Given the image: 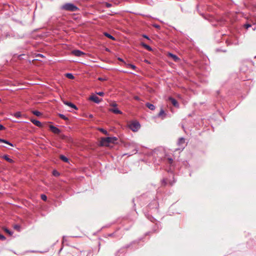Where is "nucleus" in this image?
<instances>
[{"label":"nucleus","instance_id":"0eeeda50","mask_svg":"<svg viewBox=\"0 0 256 256\" xmlns=\"http://www.w3.org/2000/svg\"><path fill=\"white\" fill-rule=\"evenodd\" d=\"M50 130L54 134H58L60 132L59 129L54 126H50Z\"/></svg>","mask_w":256,"mask_h":256},{"label":"nucleus","instance_id":"1a4fd4ad","mask_svg":"<svg viewBox=\"0 0 256 256\" xmlns=\"http://www.w3.org/2000/svg\"><path fill=\"white\" fill-rule=\"evenodd\" d=\"M110 110L114 114H121L122 112L118 108H111Z\"/></svg>","mask_w":256,"mask_h":256},{"label":"nucleus","instance_id":"4be33fe9","mask_svg":"<svg viewBox=\"0 0 256 256\" xmlns=\"http://www.w3.org/2000/svg\"><path fill=\"white\" fill-rule=\"evenodd\" d=\"M33 114H34V115L36 116H40V112H38V111H36H36H34V112H33Z\"/></svg>","mask_w":256,"mask_h":256},{"label":"nucleus","instance_id":"cd10ccee","mask_svg":"<svg viewBox=\"0 0 256 256\" xmlns=\"http://www.w3.org/2000/svg\"><path fill=\"white\" fill-rule=\"evenodd\" d=\"M251 26V25L250 24H245L244 25V27L246 28V29H248L249 28H250Z\"/></svg>","mask_w":256,"mask_h":256},{"label":"nucleus","instance_id":"f257e3e1","mask_svg":"<svg viewBox=\"0 0 256 256\" xmlns=\"http://www.w3.org/2000/svg\"><path fill=\"white\" fill-rule=\"evenodd\" d=\"M116 140L117 138L115 137H108L102 138L100 143L102 146H108L110 144L114 143Z\"/></svg>","mask_w":256,"mask_h":256},{"label":"nucleus","instance_id":"f3484780","mask_svg":"<svg viewBox=\"0 0 256 256\" xmlns=\"http://www.w3.org/2000/svg\"><path fill=\"white\" fill-rule=\"evenodd\" d=\"M126 66L128 68H131L133 70H134L136 68V66L132 64H127Z\"/></svg>","mask_w":256,"mask_h":256},{"label":"nucleus","instance_id":"6ab92c4d","mask_svg":"<svg viewBox=\"0 0 256 256\" xmlns=\"http://www.w3.org/2000/svg\"><path fill=\"white\" fill-rule=\"evenodd\" d=\"M184 142H185V140H184V138H180L179 139L178 144L180 145L181 144H184Z\"/></svg>","mask_w":256,"mask_h":256},{"label":"nucleus","instance_id":"423d86ee","mask_svg":"<svg viewBox=\"0 0 256 256\" xmlns=\"http://www.w3.org/2000/svg\"><path fill=\"white\" fill-rule=\"evenodd\" d=\"M168 100L170 101V102L174 105V106L175 107H176V108L178 107V102L175 99H174V98H172V97H169Z\"/></svg>","mask_w":256,"mask_h":256},{"label":"nucleus","instance_id":"4c0bfd02","mask_svg":"<svg viewBox=\"0 0 256 256\" xmlns=\"http://www.w3.org/2000/svg\"><path fill=\"white\" fill-rule=\"evenodd\" d=\"M156 28H159V26H157V25H156L154 26Z\"/></svg>","mask_w":256,"mask_h":256},{"label":"nucleus","instance_id":"aec40b11","mask_svg":"<svg viewBox=\"0 0 256 256\" xmlns=\"http://www.w3.org/2000/svg\"><path fill=\"white\" fill-rule=\"evenodd\" d=\"M66 76L67 78L70 79H73L74 78V76L72 74H66Z\"/></svg>","mask_w":256,"mask_h":256},{"label":"nucleus","instance_id":"7c9ffc66","mask_svg":"<svg viewBox=\"0 0 256 256\" xmlns=\"http://www.w3.org/2000/svg\"><path fill=\"white\" fill-rule=\"evenodd\" d=\"M0 239L2 240H4L6 239V238L4 237V236L0 234Z\"/></svg>","mask_w":256,"mask_h":256},{"label":"nucleus","instance_id":"bb28decb","mask_svg":"<svg viewBox=\"0 0 256 256\" xmlns=\"http://www.w3.org/2000/svg\"><path fill=\"white\" fill-rule=\"evenodd\" d=\"M164 114V110L162 109V110H160V112L159 114H158V116H162V115H163V114Z\"/></svg>","mask_w":256,"mask_h":256},{"label":"nucleus","instance_id":"b1692460","mask_svg":"<svg viewBox=\"0 0 256 256\" xmlns=\"http://www.w3.org/2000/svg\"><path fill=\"white\" fill-rule=\"evenodd\" d=\"M99 130L105 134H108L107 131L103 128H99Z\"/></svg>","mask_w":256,"mask_h":256},{"label":"nucleus","instance_id":"2eb2a0df","mask_svg":"<svg viewBox=\"0 0 256 256\" xmlns=\"http://www.w3.org/2000/svg\"><path fill=\"white\" fill-rule=\"evenodd\" d=\"M146 106L151 110H154L155 108V106L154 105L148 103L146 104Z\"/></svg>","mask_w":256,"mask_h":256},{"label":"nucleus","instance_id":"9b49d317","mask_svg":"<svg viewBox=\"0 0 256 256\" xmlns=\"http://www.w3.org/2000/svg\"><path fill=\"white\" fill-rule=\"evenodd\" d=\"M2 158L10 163H13L14 162V160L12 158H10L8 155H4L2 156Z\"/></svg>","mask_w":256,"mask_h":256},{"label":"nucleus","instance_id":"20e7f679","mask_svg":"<svg viewBox=\"0 0 256 256\" xmlns=\"http://www.w3.org/2000/svg\"><path fill=\"white\" fill-rule=\"evenodd\" d=\"M89 99L90 100H92L97 104L100 103L102 100V99L100 98L98 96L94 94L91 96Z\"/></svg>","mask_w":256,"mask_h":256},{"label":"nucleus","instance_id":"ea45409f","mask_svg":"<svg viewBox=\"0 0 256 256\" xmlns=\"http://www.w3.org/2000/svg\"><path fill=\"white\" fill-rule=\"evenodd\" d=\"M118 60L120 61H122V60L121 58H118Z\"/></svg>","mask_w":256,"mask_h":256},{"label":"nucleus","instance_id":"58836bf2","mask_svg":"<svg viewBox=\"0 0 256 256\" xmlns=\"http://www.w3.org/2000/svg\"><path fill=\"white\" fill-rule=\"evenodd\" d=\"M144 37L147 39H148V37L146 36H144Z\"/></svg>","mask_w":256,"mask_h":256},{"label":"nucleus","instance_id":"a211bd4d","mask_svg":"<svg viewBox=\"0 0 256 256\" xmlns=\"http://www.w3.org/2000/svg\"><path fill=\"white\" fill-rule=\"evenodd\" d=\"M104 35H105L106 37H108V38H110V39H112V40H114V36H111L110 34H108V33H105V34H104Z\"/></svg>","mask_w":256,"mask_h":256},{"label":"nucleus","instance_id":"c756f323","mask_svg":"<svg viewBox=\"0 0 256 256\" xmlns=\"http://www.w3.org/2000/svg\"><path fill=\"white\" fill-rule=\"evenodd\" d=\"M53 174L55 176H58L59 175V174L58 172L54 170L53 172Z\"/></svg>","mask_w":256,"mask_h":256},{"label":"nucleus","instance_id":"f03ea898","mask_svg":"<svg viewBox=\"0 0 256 256\" xmlns=\"http://www.w3.org/2000/svg\"><path fill=\"white\" fill-rule=\"evenodd\" d=\"M128 127L133 132H137L140 129V125L138 122L134 121L128 124Z\"/></svg>","mask_w":256,"mask_h":256},{"label":"nucleus","instance_id":"4468645a","mask_svg":"<svg viewBox=\"0 0 256 256\" xmlns=\"http://www.w3.org/2000/svg\"><path fill=\"white\" fill-rule=\"evenodd\" d=\"M0 142L5 143V144H8L12 146H14V145L12 143L10 142H9L5 140L0 138Z\"/></svg>","mask_w":256,"mask_h":256},{"label":"nucleus","instance_id":"473e14b6","mask_svg":"<svg viewBox=\"0 0 256 256\" xmlns=\"http://www.w3.org/2000/svg\"><path fill=\"white\" fill-rule=\"evenodd\" d=\"M4 127L3 126L0 124V130H4Z\"/></svg>","mask_w":256,"mask_h":256},{"label":"nucleus","instance_id":"f8f14e48","mask_svg":"<svg viewBox=\"0 0 256 256\" xmlns=\"http://www.w3.org/2000/svg\"><path fill=\"white\" fill-rule=\"evenodd\" d=\"M31 121L36 126H42V124L40 121L35 120H32Z\"/></svg>","mask_w":256,"mask_h":256},{"label":"nucleus","instance_id":"dca6fc26","mask_svg":"<svg viewBox=\"0 0 256 256\" xmlns=\"http://www.w3.org/2000/svg\"><path fill=\"white\" fill-rule=\"evenodd\" d=\"M14 116L15 117H16V118H20V117L21 116H22V115H21V113H20V112H16L14 113Z\"/></svg>","mask_w":256,"mask_h":256},{"label":"nucleus","instance_id":"72a5a7b5","mask_svg":"<svg viewBox=\"0 0 256 256\" xmlns=\"http://www.w3.org/2000/svg\"><path fill=\"white\" fill-rule=\"evenodd\" d=\"M60 118H62L63 119H66V116L63 114H60Z\"/></svg>","mask_w":256,"mask_h":256},{"label":"nucleus","instance_id":"9d476101","mask_svg":"<svg viewBox=\"0 0 256 256\" xmlns=\"http://www.w3.org/2000/svg\"><path fill=\"white\" fill-rule=\"evenodd\" d=\"M168 56L172 58L175 62H178L179 60L178 58L176 56L171 53H168Z\"/></svg>","mask_w":256,"mask_h":256},{"label":"nucleus","instance_id":"5701e85b","mask_svg":"<svg viewBox=\"0 0 256 256\" xmlns=\"http://www.w3.org/2000/svg\"><path fill=\"white\" fill-rule=\"evenodd\" d=\"M4 230L6 233L8 234L10 236L12 235V233L8 228H6L4 229Z\"/></svg>","mask_w":256,"mask_h":256},{"label":"nucleus","instance_id":"f704fd0d","mask_svg":"<svg viewBox=\"0 0 256 256\" xmlns=\"http://www.w3.org/2000/svg\"><path fill=\"white\" fill-rule=\"evenodd\" d=\"M134 98L136 100H140V98H139V97H138V96H134Z\"/></svg>","mask_w":256,"mask_h":256},{"label":"nucleus","instance_id":"ddd939ff","mask_svg":"<svg viewBox=\"0 0 256 256\" xmlns=\"http://www.w3.org/2000/svg\"><path fill=\"white\" fill-rule=\"evenodd\" d=\"M142 45L143 47H144L145 48H146L147 50H149V51H152V48L148 45L144 44V43H142Z\"/></svg>","mask_w":256,"mask_h":256},{"label":"nucleus","instance_id":"412c9836","mask_svg":"<svg viewBox=\"0 0 256 256\" xmlns=\"http://www.w3.org/2000/svg\"><path fill=\"white\" fill-rule=\"evenodd\" d=\"M60 158L64 162H67L68 161V158H66V156H60Z\"/></svg>","mask_w":256,"mask_h":256},{"label":"nucleus","instance_id":"7ed1b4c3","mask_svg":"<svg viewBox=\"0 0 256 256\" xmlns=\"http://www.w3.org/2000/svg\"><path fill=\"white\" fill-rule=\"evenodd\" d=\"M62 8L71 12H75L78 9L76 6L72 4H65L62 6Z\"/></svg>","mask_w":256,"mask_h":256},{"label":"nucleus","instance_id":"39448f33","mask_svg":"<svg viewBox=\"0 0 256 256\" xmlns=\"http://www.w3.org/2000/svg\"><path fill=\"white\" fill-rule=\"evenodd\" d=\"M72 54L76 56H82L85 54L84 52L79 50H74L72 52Z\"/></svg>","mask_w":256,"mask_h":256},{"label":"nucleus","instance_id":"6e6552de","mask_svg":"<svg viewBox=\"0 0 256 256\" xmlns=\"http://www.w3.org/2000/svg\"><path fill=\"white\" fill-rule=\"evenodd\" d=\"M64 103L66 105H67V106H70V107L72 108H74L75 110H77L78 109L76 106L74 104H72V102L64 101Z\"/></svg>","mask_w":256,"mask_h":256},{"label":"nucleus","instance_id":"a878e982","mask_svg":"<svg viewBox=\"0 0 256 256\" xmlns=\"http://www.w3.org/2000/svg\"><path fill=\"white\" fill-rule=\"evenodd\" d=\"M41 198H42V200H44V201H45V200H46L47 197H46V195H44V194H42V195L41 196Z\"/></svg>","mask_w":256,"mask_h":256},{"label":"nucleus","instance_id":"c85d7f7f","mask_svg":"<svg viewBox=\"0 0 256 256\" xmlns=\"http://www.w3.org/2000/svg\"><path fill=\"white\" fill-rule=\"evenodd\" d=\"M98 80H101V81H104V80H107V78H98Z\"/></svg>","mask_w":256,"mask_h":256},{"label":"nucleus","instance_id":"c9c22d12","mask_svg":"<svg viewBox=\"0 0 256 256\" xmlns=\"http://www.w3.org/2000/svg\"><path fill=\"white\" fill-rule=\"evenodd\" d=\"M168 160L170 163V164L172 162V159L171 158H168Z\"/></svg>","mask_w":256,"mask_h":256},{"label":"nucleus","instance_id":"2f4dec72","mask_svg":"<svg viewBox=\"0 0 256 256\" xmlns=\"http://www.w3.org/2000/svg\"><path fill=\"white\" fill-rule=\"evenodd\" d=\"M97 94L100 96H103L104 95V93L103 92H98Z\"/></svg>","mask_w":256,"mask_h":256},{"label":"nucleus","instance_id":"e433bc0d","mask_svg":"<svg viewBox=\"0 0 256 256\" xmlns=\"http://www.w3.org/2000/svg\"><path fill=\"white\" fill-rule=\"evenodd\" d=\"M112 106H116V104H112Z\"/></svg>","mask_w":256,"mask_h":256},{"label":"nucleus","instance_id":"393cba45","mask_svg":"<svg viewBox=\"0 0 256 256\" xmlns=\"http://www.w3.org/2000/svg\"><path fill=\"white\" fill-rule=\"evenodd\" d=\"M14 228L18 231L20 230V226L18 225L14 226Z\"/></svg>","mask_w":256,"mask_h":256}]
</instances>
